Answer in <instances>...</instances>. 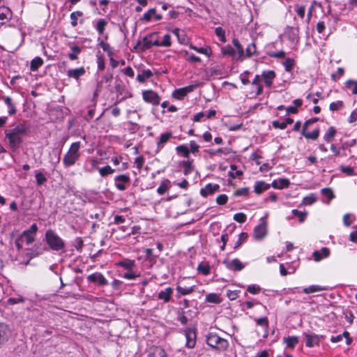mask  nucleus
I'll return each instance as SVG.
<instances>
[{"instance_id":"1","label":"nucleus","mask_w":357,"mask_h":357,"mask_svg":"<svg viewBox=\"0 0 357 357\" xmlns=\"http://www.w3.org/2000/svg\"><path fill=\"white\" fill-rule=\"evenodd\" d=\"M27 126L24 123L13 125V127L5 131L6 138L8 139L9 146L13 151L19 148L22 142V135L26 134Z\"/></svg>"},{"instance_id":"2","label":"nucleus","mask_w":357,"mask_h":357,"mask_svg":"<svg viewBox=\"0 0 357 357\" xmlns=\"http://www.w3.org/2000/svg\"><path fill=\"white\" fill-rule=\"evenodd\" d=\"M81 147L80 142H73L68 151V152L65 154L63 163L65 167H70L73 165L76 161L79 159L80 156L79 149Z\"/></svg>"},{"instance_id":"3","label":"nucleus","mask_w":357,"mask_h":357,"mask_svg":"<svg viewBox=\"0 0 357 357\" xmlns=\"http://www.w3.org/2000/svg\"><path fill=\"white\" fill-rule=\"evenodd\" d=\"M45 240L50 248L54 251L63 250L65 248V243L52 230H47L45 234Z\"/></svg>"},{"instance_id":"4","label":"nucleus","mask_w":357,"mask_h":357,"mask_svg":"<svg viewBox=\"0 0 357 357\" xmlns=\"http://www.w3.org/2000/svg\"><path fill=\"white\" fill-rule=\"evenodd\" d=\"M207 344L213 348L220 351L226 350L229 347L228 341L224 338L220 337L215 333H209L206 337Z\"/></svg>"},{"instance_id":"5","label":"nucleus","mask_w":357,"mask_h":357,"mask_svg":"<svg viewBox=\"0 0 357 357\" xmlns=\"http://www.w3.org/2000/svg\"><path fill=\"white\" fill-rule=\"evenodd\" d=\"M155 33H152L143 38L141 45L142 50L150 49L152 46L159 47V40L154 38Z\"/></svg>"},{"instance_id":"6","label":"nucleus","mask_w":357,"mask_h":357,"mask_svg":"<svg viewBox=\"0 0 357 357\" xmlns=\"http://www.w3.org/2000/svg\"><path fill=\"white\" fill-rule=\"evenodd\" d=\"M267 235V223L264 220L262 222L254 229L253 236L257 240H261Z\"/></svg>"},{"instance_id":"7","label":"nucleus","mask_w":357,"mask_h":357,"mask_svg":"<svg viewBox=\"0 0 357 357\" xmlns=\"http://www.w3.org/2000/svg\"><path fill=\"white\" fill-rule=\"evenodd\" d=\"M143 98L146 102L154 105H158L160 103V97L155 92L151 90L144 91Z\"/></svg>"},{"instance_id":"8","label":"nucleus","mask_w":357,"mask_h":357,"mask_svg":"<svg viewBox=\"0 0 357 357\" xmlns=\"http://www.w3.org/2000/svg\"><path fill=\"white\" fill-rule=\"evenodd\" d=\"M130 180V177L126 174L116 176L114 178L115 186L119 190H125L126 188L125 184L128 183Z\"/></svg>"},{"instance_id":"9","label":"nucleus","mask_w":357,"mask_h":357,"mask_svg":"<svg viewBox=\"0 0 357 357\" xmlns=\"http://www.w3.org/2000/svg\"><path fill=\"white\" fill-rule=\"evenodd\" d=\"M87 280L89 282L98 283V284L102 286L107 284V280L104 277V275L100 273H94L89 275L87 277Z\"/></svg>"},{"instance_id":"10","label":"nucleus","mask_w":357,"mask_h":357,"mask_svg":"<svg viewBox=\"0 0 357 357\" xmlns=\"http://www.w3.org/2000/svg\"><path fill=\"white\" fill-rule=\"evenodd\" d=\"M154 18L156 21L162 19V16L160 14H157L156 9L151 8L143 16L140 18L141 21L148 22Z\"/></svg>"},{"instance_id":"11","label":"nucleus","mask_w":357,"mask_h":357,"mask_svg":"<svg viewBox=\"0 0 357 357\" xmlns=\"http://www.w3.org/2000/svg\"><path fill=\"white\" fill-rule=\"evenodd\" d=\"M224 263L226 267L231 271H241L245 267V265L238 259H234L231 261H225Z\"/></svg>"},{"instance_id":"12","label":"nucleus","mask_w":357,"mask_h":357,"mask_svg":"<svg viewBox=\"0 0 357 357\" xmlns=\"http://www.w3.org/2000/svg\"><path fill=\"white\" fill-rule=\"evenodd\" d=\"M173 295V289L167 287L164 290H161L158 294V298L163 301L165 303H168L171 301Z\"/></svg>"},{"instance_id":"13","label":"nucleus","mask_w":357,"mask_h":357,"mask_svg":"<svg viewBox=\"0 0 357 357\" xmlns=\"http://www.w3.org/2000/svg\"><path fill=\"white\" fill-rule=\"evenodd\" d=\"M86 73L84 67H80L75 69H70L67 71V76L78 80L79 78L83 76Z\"/></svg>"},{"instance_id":"14","label":"nucleus","mask_w":357,"mask_h":357,"mask_svg":"<svg viewBox=\"0 0 357 357\" xmlns=\"http://www.w3.org/2000/svg\"><path fill=\"white\" fill-rule=\"evenodd\" d=\"M305 344L307 347H312L319 343L321 337L315 334L305 335Z\"/></svg>"},{"instance_id":"15","label":"nucleus","mask_w":357,"mask_h":357,"mask_svg":"<svg viewBox=\"0 0 357 357\" xmlns=\"http://www.w3.org/2000/svg\"><path fill=\"white\" fill-rule=\"evenodd\" d=\"M193 87L188 86L184 88L178 89L173 92V96L176 99H181L185 96L188 93L192 91Z\"/></svg>"},{"instance_id":"16","label":"nucleus","mask_w":357,"mask_h":357,"mask_svg":"<svg viewBox=\"0 0 357 357\" xmlns=\"http://www.w3.org/2000/svg\"><path fill=\"white\" fill-rule=\"evenodd\" d=\"M219 188L220 186L218 184L208 183L204 188L201 189L200 193L203 197H206L217 191Z\"/></svg>"},{"instance_id":"17","label":"nucleus","mask_w":357,"mask_h":357,"mask_svg":"<svg viewBox=\"0 0 357 357\" xmlns=\"http://www.w3.org/2000/svg\"><path fill=\"white\" fill-rule=\"evenodd\" d=\"M11 18V11L7 7L0 8V24H3Z\"/></svg>"},{"instance_id":"18","label":"nucleus","mask_w":357,"mask_h":357,"mask_svg":"<svg viewBox=\"0 0 357 357\" xmlns=\"http://www.w3.org/2000/svg\"><path fill=\"white\" fill-rule=\"evenodd\" d=\"M330 255V250L327 248H322L320 250H316L313 252V257L316 261H319L323 258L328 257Z\"/></svg>"},{"instance_id":"19","label":"nucleus","mask_w":357,"mask_h":357,"mask_svg":"<svg viewBox=\"0 0 357 357\" xmlns=\"http://www.w3.org/2000/svg\"><path fill=\"white\" fill-rule=\"evenodd\" d=\"M262 77L266 86L271 87L273 84V80L275 77V73L273 70L264 71L262 73Z\"/></svg>"},{"instance_id":"20","label":"nucleus","mask_w":357,"mask_h":357,"mask_svg":"<svg viewBox=\"0 0 357 357\" xmlns=\"http://www.w3.org/2000/svg\"><path fill=\"white\" fill-rule=\"evenodd\" d=\"M185 337H186V347L189 349H192L195 347L196 344V335L195 333L192 331H187L185 332Z\"/></svg>"},{"instance_id":"21","label":"nucleus","mask_w":357,"mask_h":357,"mask_svg":"<svg viewBox=\"0 0 357 357\" xmlns=\"http://www.w3.org/2000/svg\"><path fill=\"white\" fill-rule=\"evenodd\" d=\"M9 329L7 325L0 323V346L7 340Z\"/></svg>"},{"instance_id":"22","label":"nucleus","mask_w":357,"mask_h":357,"mask_svg":"<svg viewBox=\"0 0 357 357\" xmlns=\"http://www.w3.org/2000/svg\"><path fill=\"white\" fill-rule=\"evenodd\" d=\"M343 337L346 339V344L347 345H349L351 342V339L349 337V333L347 331H344L342 335L332 336L331 338V341L333 343H337L340 342Z\"/></svg>"},{"instance_id":"23","label":"nucleus","mask_w":357,"mask_h":357,"mask_svg":"<svg viewBox=\"0 0 357 357\" xmlns=\"http://www.w3.org/2000/svg\"><path fill=\"white\" fill-rule=\"evenodd\" d=\"M172 134L170 132L161 134L159 139L157 141L158 149L160 150L162 148H163L165 143L167 142V141L172 137Z\"/></svg>"},{"instance_id":"24","label":"nucleus","mask_w":357,"mask_h":357,"mask_svg":"<svg viewBox=\"0 0 357 357\" xmlns=\"http://www.w3.org/2000/svg\"><path fill=\"white\" fill-rule=\"evenodd\" d=\"M117 266H121L128 271H132L135 266V260L124 259L117 263Z\"/></svg>"},{"instance_id":"25","label":"nucleus","mask_w":357,"mask_h":357,"mask_svg":"<svg viewBox=\"0 0 357 357\" xmlns=\"http://www.w3.org/2000/svg\"><path fill=\"white\" fill-rule=\"evenodd\" d=\"M195 285L190 286V287H187V286L183 287L181 285H177V287H176L177 292L180 295H182V296L188 295V294L192 293L193 291H195Z\"/></svg>"},{"instance_id":"26","label":"nucleus","mask_w":357,"mask_h":357,"mask_svg":"<svg viewBox=\"0 0 357 357\" xmlns=\"http://www.w3.org/2000/svg\"><path fill=\"white\" fill-rule=\"evenodd\" d=\"M148 357H167V355L163 349L156 347L151 349Z\"/></svg>"},{"instance_id":"27","label":"nucleus","mask_w":357,"mask_h":357,"mask_svg":"<svg viewBox=\"0 0 357 357\" xmlns=\"http://www.w3.org/2000/svg\"><path fill=\"white\" fill-rule=\"evenodd\" d=\"M256 323L258 326L263 327L265 330L264 334L263 335L264 338H266L268 337V318L261 317L256 319Z\"/></svg>"},{"instance_id":"28","label":"nucleus","mask_w":357,"mask_h":357,"mask_svg":"<svg viewBox=\"0 0 357 357\" xmlns=\"http://www.w3.org/2000/svg\"><path fill=\"white\" fill-rule=\"evenodd\" d=\"M289 185V181L286 178H280L279 180L273 181L272 185L274 188L276 189H282L288 187Z\"/></svg>"},{"instance_id":"29","label":"nucleus","mask_w":357,"mask_h":357,"mask_svg":"<svg viewBox=\"0 0 357 357\" xmlns=\"http://www.w3.org/2000/svg\"><path fill=\"white\" fill-rule=\"evenodd\" d=\"M153 73L152 72L147 69V70H144L142 71L141 73H139L137 76V79L138 82H141V83H143L144 82L146 79H148L149 78H150L151 76H152Z\"/></svg>"},{"instance_id":"30","label":"nucleus","mask_w":357,"mask_h":357,"mask_svg":"<svg viewBox=\"0 0 357 357\" xmlns=\"http://www.w3.org/2000/svg\"><path fill=\"white\" fill-rule=\"evenodd\" d=\"M270 188V185L266 183L264 181H259L256 183L255 185V192L257 194H261L265 190H267Z\"/></svg>"},{"instance_id":"31","label":"nucleus","mask_w":357,"mask_h":357,"mask_svg":"<svg viewBox=\"0 0 357 357\" xmlns=\"http://www.w3.org/2000/svg\"><path fill=\"white\" fill-rule=\"evenodd\" d=\"M302 135L307 139L316 140L319 135V129H315L312 132H308L307 130H302Z\"/></svg>"},{"instance_id":"32","label":"nucleus","mask_w":357,"mask_h":357,"mask_svg":"<svg viewBox=\"0 0 357 357\" xmlns=\"http://www.w3.org/2000/svg\"><path fill=\"white\" fill-rule=\"evenodd\" d=\"M206 301L208 303L218 304L220 303L222 300L220 296L215 293H211L206 295Z\"/></svg>"},{"instance_id":"33","label":"nucleus","mask_w":357,"mask_h":357,"mask_svg":"<svg viewBox=\"0 0 357 357\" xmlns=\"http://www.w3.org/2000/svg\"><path fill=\"white\" fill-rule=\"evenodd\" d=\"M260 82H261V78H260V76L258 75H257L255 76V77L254 78V79L252 82V84L253 86H256V89H257L256 94L257 96L261 95L263 92V87L261 85Z\"/></svg>"},{"instance_id":"34","label":"nucleus","mask_w":357,"mask_h":357,"mask_svg":"<svg viewBox=\"0 0 357 357\" xmlns=\"http://www.w3.org/2000/svg\"><path fill=\"white\" fill-rule=\"evenodd\" d=\"M43 63V60L40 57H36L31 61L30 68L32 71L37 70Z\"/></svg>"},{"instance_id":"35","label":"nucleus","mask_w":357,"mask_h":357,"mask_svg":"<svg viewBox=\"0 0 357 357\" xmlns=\"http://www.w3.org/2000/svg\"><path fill=\"white\" fill-rule=\"evenodd\" d=\"M82 15H83V13L82 11H79V10L73 12L70 14V18L71 20L70 23H71L72 26L75 27L77 25L78 18L82 17Z\"/></svg>"},{"instance_id":"36","label":"nucleus","mask_w":357,"mask_h":357,"mask_svg":"<svg viewBox=\"0 0 357 357\" xmlns=\"http://www.w3.org/2000/svg\"><path fill=\"white\" fill-rule=\"evenodd\" d=\"M107 24V22L105 19H100L98 20L96 29L100 35H102L104 33Z\"/></svg>"},{"instance_id":"37","label":"nucleus","mask_w":357,"mask_h":357,"mask_svg":"<svg viewBox=\"0 0 357 357\" xmlns=\"http://www.w3.org/2000/svg\"><path fill=\"white\" fill-rule=\"evenodd\" d=\"M232 43H233L234 46L236 48V50L238 53L239 59L243 60L245 57L243 47L241 46V45L239 43L238 39H236V38L233 39Z\"/></svg>"},{"instance_id":"38","label":"nucleus","mask_w":357,"mask_h":357,"mask_svg":"<svg viewBox=\"0 0 357 357\" xmlns=\"http://www.w3.org/2000/svg\"><path fill=\"white\" fill-rule=\"evenodd\" d=\"M99 173L102 177H105L107 175L112 174L114 172V169H112L109 165H106L103 167L98 169Z\"/></svg>"},{"instance_id":"39","label":"nucleus","mask_w":357,"mask_h":357,"mask_svg":"<svg viewBox=\"0 0 357 357\" xmlns=\"http://www.w3.org/2000/svg\"><path fill=\"white\" fill-rule=\"evenodd\" d=\"M345 86L354 94H357V81L351 79L348 80L345 82Z\"/></svg>"},{"instance_id":"40","label":"nucleus","mask_w":357,"mask_h":357,"mask_svg":"<svg viewBox=\"0 0 357 357\" xmlns=\"http://www.w3.org/2000/svg\"><path fill=\"white\" fill-rule=\"evenodd\" d=\"M22 242H25L26 245H30L34 241V236L26 233L24 231L20 236V239Z\"/></svg>"},{"instance_id":"41","label":"nucleus","mask_w":357,"mask_h":357,"mask_svg":"<svg viewBox=\"0 0 357 357\" xmlns=\"http://www.w3.org/2000/svg\"><path fill=\"white\" fill-rule=\"evenodd\" d=\"M177 153L183 154V157L188 158L190 155V151L185 145H179L176 147Z\"/></svg>"},{"instance_id":"42","label":"nucleus","mask_w":357,"mask_h":357,"mask_svg":"<svg viewBox=\"0 0 357 357\" xmlns=\"http://www.w3.org/2000/svg\"><path fill=\"white\" fill-rule=\"evenodd\" d=\"M336 133V130L333 127L329 128L328 131L324 136V139L326 142H330L333 139Z\"/></svg>"},{"instance_id":"43","label":"nucleus","mask_w":357,"mask_h":357,"mask_svg":"<svg viewBox=\"0 0 357 357\" xmlns=\"http://www.w3.org/2000/svg\"><path fill=\"white\" fill-rule=\"evenodd\" d=\"M72 53L69 54L68 57L70 60H76L77 55L81 52V48L79 46L75 45L70 47Z\"/></svg>"},{"instance_id":"44","label":"nucleus","mask_w":357,"mask_h":357,"mask_svg":"<svg viewBox=\"0 0 357 357\" xmlns=\"http://www.w3.org/2000/svg\"><path fill=\"white\" fill-rule=\"evenodd\" d=\"M322 290H324V288H322L320 286H318V285H311V286H309V287H307L306 288H304L303 291L305 294H311V293H314V292H317V291H321Z\"/></svg>"},{"instance_id":"45","label":"nucleus","mask_w":357,"mask_h":357,"mask_svg":"<svg viewBox=\"0 0 357 357\" xmlns=\"http://www.w3.org/2000/svg\"><path fill=\"white\" fill-rule=\"evenodd\" d=\"M231 171L229 172V175L232 178H236L243 174V172L237 170L236 167L234 165H231Z\"/></svg>"},{"instance_id":"46","label":"nucleus","mask_w":357,"mask_h":357,"mask_svg":"<svg viewBox=\"0 0 357 357\" xmlns=\"http://www.w3.org/2000/svg\"><path fill=\"white\" fill-rule=\"evenodd\" d=\"M321 192L322 195H324V197H326L328 199V202H330L331 200H332L334 198L333 192L331 188H323L321 190Z\"/></svg>"},{"instance_id":"47","label":"nucleus","mask_w":357,"mask_h":357,"mask_svg":"<svg viewBox=\"0 0 357 357\" xmlns=\"http://www.w3.org/2000/svg\"><path fill=\"white\" fill-rule=\"evenodd\" d=\"M160 46L162 47H169L172 44L171 43V36L169 34H165L163 36V38L161 41L159 40Z\"/></svg>"},{"instance_id":"48","label":"nucleus","mask_w":357,"mask_h":357,"mask_svg":"<svg viewBox=\"0 0 357 357\" xmlns=\"http://www.w3.org/2000/svg\"><path fill=\"white\" fill-rule=\"evenodd\" d=\"M294 65V61L290 58L286 59L283 62V66L285 68V70L287 72H290L292 70Z\"/></svg>"},{"instance_id":"49","label":"nucleus","mask_w":357,"mask_h":357,"mask_svg":"<svg viewBox=\"0 0 357 357\" xmlns=\"http://www.w3.org/2000/svg\"><path fill=\"white\" fill-rule=\"evenodd\" d=\"M316 200H317L316 196L313 194H311V195L304 197L302 203L304 205H310V204H313L314 202H315Z\"/></svg>"},{"instance_id":"50","label":"nucleus","mask_w":357,"mask_h":357,"mask_svg":"<svg viewBox=\"0 0 357 357\" xmlns=\"http://www.w3.org/2000/svg\"><path fill=\"white\" fill-rule=\"evenodd\" d=\"M298 342V338L294 336L289 337L285 340V342L287 343V347L292 349L294 348Z\"/></svg>"},{"instance_id":"51","label":"nucleus","mask_w":357,"mask_h":357,"mask_svg":"<svg viewBox=\"0 0 357 357\" xmlns=\"http://www.w3.org/2000/svg\"><path fill=\"white\" fill-rule=\"evenodd\" d=\"M256 52V46L254 43L249 44L245 50L246 56L250 57Z\"/></svg>"},{"instance_id":"52","label":"nucleus","mask_w":357,"mask_h":357,"mask_svg":"<svg viewBox=\"0 0 357 357\" xmlns=\"http://www.w3.org/2000/svg\"><path fill=\"white\" fill-rule=\"evenodd\" d=\"M239 293V290H227V296L230 301H234L238 298Z\"/></svg>"},{"instance_id":"53","label":"nucleus","mask_w":357,"mask_h":357,"mask_svg":"<svg viewBox=\"0 0 357 357\" xmlns=\"http://www.w3.org/2000/svg\"><path fill=\"white\" fill-rule=\"evenodd\" d=\"M247 291L252 294H257L261 291V287L257 284L249 285Z\"/></svg>"},{"instance_id":"54","label":"nucleus","mask_w":357,"mask_h":357,"mask_svg":"<svg viewBox=\"0 0 357 357\" xmlns=\"http://www.w3.org/2000/svg\"><path fill=\"white\" fill-rule=\"evenodd\" d=\"M247 237V233L242 232L241 234H240L238 239L234 245V249H237L243 243V242H244L246 240Z\"/></svg>"},{"instance_id":"55","label":"nucleus","mask_w":357,"mask_h":357,"mask_svg":"<svg viewBox=\"0 0 357 357\" xmlns=\"http://www.w3.org/2000/svg\"><path fill=\"white\" fill-rule=\"evenodd\" d=\"M234 50L230 45L222 47V53L224 55L233 56L234 54Z\"/></svg>"},{"instance_id":"56","label":"nucleus","mask_w":357,"mask_h":357,"mask_svg":"<svg viewBox=\"0 0 357 357\" xmlns=\"http://www.w3.org/2000/svg\"><path fill=\"white\" fill-rule=\"evenodd\" d=\"M234 220L238 222L243 223L246 220V215L243 213H238L234 215Z\"/></svg>"},{"instance_id":"57","label":"nucleus","mask_w":357,"mask_h":357,"mask_svg":"<svg viewBox=\"0 0 357 357\" xmlns=\"http://www.w3.org/2000/svg\"><path fill=\"white\" fill-rule=\"evenodd\" d=\"M292 213L295 216H297L298 218H299V220H300L301 222L304 221L305 218L307 216V213L306 212L299 211L297 209L292 210Z\"/></svg>"},{"instance_id":"58","label":"nucleus","mask_w":357,"mask_h":357,"mask_svg":"<svg viewBox=\"0 0 357 357\" xmlns=\"http://www.w3.org/2000/svg\"><path fill=\"white\" fill-rule=\"evenodd\" d=\"M36 179L38 185H43L47 181L45 176L41 172H38L36 174Z\"/></svg>"},{"instance_id":"59","label":"nucleus","mask_w":357,"mask_h":357,"mask_svg":"<svg viewBox=\"0 0 357 357\" xmlns=\"http://www.w3.org/2000/svg\"><path fill=\"white\" fill-rule=\"evenodd\" d=\"M215 34L220 38L223 43L226 42L225 31L221 27H217L215 30Z\"/></svg>"},{"instance_id":"60","label":"nucleus","mask_w":357,"mask_h":357,"mask_svg":"<svg viewBox=\"0 0 357 357\" xmlns=\"http://www.w3.org/2000/svg\"><path fill=\"white\" fill-rule=\"evenodd\" d=\"M139 274H136L132 270V271H128V272L127 273H125L123 275H122V278H125V279H128V280H132V279H135L137 278V277H139Z\"/></svg>"},{"instance_id":"61","label":"nucleus","mask_w":357,"mask_h":357,"mask_svg":"<svg viewBox=\"0 0 357 357\" xmlns=\"http://www.w3.org/2000/svg\"><path fill=\"white\" fill-rule=\"evenodd\" d=\"M228 197L226 195H220L216 198V202L219 205H224L227 203Z\"/></svg>"},{"instance_id":"62","label":"nucleus","mask_w":357,"mask_h":357,"mask_svg":"<svg viewBox=\"0 0 357 357\" xmlns=\"http://www.w3.org/2000/svg\"><path fill=\"white\" fill-rule=\"evenodd\" d=\"M198 53L205 54L207 56H210L212 54V50L211 47H199Z\"/></svg>"},{"instance_id":"63","label":"nucleus","mask_w":357,"mask_h":357,"mask_svg":"<svg viewBox=\"0 0 357 357\" xmlns=\"http://www.w3.org/2000/svg\"><path fill=\"white\" fill-rule=\"evenodd\" d=\"M342 106H343V103L342 101L333 102L331 103V105H330V109L331 111H336V110L339 109L340 108L342 107Z\"/></svg>"},{"instance_id":"64","label":"nucleus","mask_w":357,"mask_h":357,"mask_svg":"<svg viewBox=\"0 0 357 357\" xmlns=\"http://www.w3.org/2000/svg\"><path fill=\"white\" fill-rule=\"evenodd\" d=\"M24 301V299L22 296H19L18 298H10L7 301V303L10 305H14L19 303H23Z\"/></svg>"}]
</instances>
